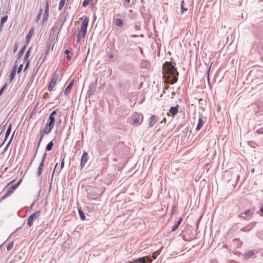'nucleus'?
Returning <instances> with one entry per match:
<instances>
[{
    "label": "nucleus",
    "mask_w": 263,
    "mask_h": 263,
    "mask_svg": "<svg viewBox=\"0 0 263 263\" xmlns=\"http://www.w3.org/2000/svg\"><path fill=\"white\" fill-rule=\"evenodd\" d=\"M47 48V51L46 52V54H45V55H48V52H49V49H50V45H48Z\"/></svg>",
    "instance_id": "obj_54"
},
{
    "label": "nucleus",
    "mask_w": 263,
    "mask_h": 263,
    "mask_svg": "<svg viewBox=\"0 0 263 263\" xmlns=\"http://www.w3.org/2000/svg\"><path fill=\"white\" fill-rule=\"evenodd\" d=\"M74 83V80H72L70 83L68 84V85L67 86L66 89L64 91V94L65 96H67L68 93L70 92V90L73 85Z\"/></svg>",
    "instance_id": "obj_14"
},
{
    "label": "nucleus",
    "mask_w": 263,
    "mask_h": 263,
    "mask_svg": "<svg viewBox=\"0 0 263 263\" xmlns=\"http://www.w3.org/2000/svg\"><path fill=\"white\" fill-rule=\"evenodd\" d=\"M55 29V27H52L51 31H50V34H51V33L53 31V30H54Z\"/></svg>",
    "instance_id": "obj_62"
},
{
    "label": "nucleus",
    "mask_w": 263,
    "mask_h": 263,
    "mask_svg": "<svg viewBox=\"0 0 263 263\" xmlns=\"http://www.w3.org/2000/svg\"><path fill=\"white\" fill-rule=\"evenodd\" d=\"M157 121V117L155 115H152L149 118V127H152Z\"/></svg>",
    "instance_id": "obj_18"
},
{
    "label": "nucleus",
    "mask_w": 263,
    "mask_h": 263,
    "mask_svg": "<svg viewBox=\"0 0 263 263\" xmlns=\"http://www.w3.org/2000/svg\"><path fill=\"white\" fill-rule=\"evenodd\" d=\"M31 48L30 47L28 50L27 51H26L25 54V56L24 57V61H27V60H28V58L30 56V53H31Z\"/></svg>",
    "instance_id": "obj_25"
},
{
    "label": "nucleus",
    "mask_w": 263,
    "mask_h": 263,
    "mask_svg": "<svg viewBox=\"0 0 263 263\" xmlns=\"http://www.w3.org/2000/svg\"><path fill=\"white\" fill-rule=\"evenodd\" d=\"M125 83L128 86H129L130 85V81H126Z\"/></svg>",
    "instance_id": "obj_57"
},
{
    "label": "nucleus",
    "mask_w": 263,
    "mask_h": 263,
    "mask_svg": "<svg viewBox=\"0 0 263 263\" xmlns=\"http://www.w3.org/2000/svg\"><path fill=\"white\" fill-rule=\"evenodd\" d=\"M13 241L10 242L8 244L7 247V250L8 251L12 249V248L13 247Z\"/></svg>",
    "instance_id": "obj_41"
},
{
    "label": "nucleus",
    "mask_w": 263,
    "mask_h": 263,
    "mask_svg": "<svg viewBox=\"0 0 263 263\" xmlns=\"http://www.w3.org/2000/svg\"><path fill=\"white\" fill-rule=\"evenodd\" d=\"M66 59H68V60H70L71 59V58L69 56V54L66 55Z\"/></svg>",
    "instance_id": "obj_61"
},
{
    "label": "nucleus",
    "mask_w": 263,
    "mask_h": 263,
    "mask_svg": "<svg viewBox=\"0 0 263 263\" xmlns=\"http://www.w3.org/2000/svg\"><path fill=\"white\" fill-rule=\"evenodd\" d=\"M124 2H125V3L126 4H128L130 3V0H124Z\"/></svg>",
    "instance_id": "obj_59"
},
{
    "label": "nucleus",
    "mask_w": 263,
    "mask_h": 263,
    "mask_svg": "<svg viewBox=\"0 0 263 263\" xmlns=\"http://www.w3.org/2000/svg\"><path fill=\"white\" fill-rule=\"evenodd\" d=\"M23 64H21L19 65L18 68H17V73H19L21 72V71L22 70V69H23Z\"/></svg>",
    "instance_id": "obj_46"
},
{
    "label": "nucleus",
    "mask_w": 263,
    "mask_h": 263,
    "mask_svg": "<svg viewBox=\"0 0 263 263\" xmlns=\"http://www.w3.org/2000/svg\"><path fill=\"white\" fill-rule=\"evenodd\" d=\"M46 154L45 153L43 156V157H42V161L39 165V168H38V171H37V177H39L42 173V172H43V168H44V162H45V159L46 158Z\"/></svg>",
    "instance_id": "obj_8"
},
{
    "label": "nucleus",
    "mask_w": 263,
    "mask_h": 263,
    "mask_svg": "<svg viewBox=\"0 0 263 263\" xmlns=\"http://www.w3.org/2000/svg\"><path fill=\"white\" fill-rule=\"evenodd\" d=\"M204 123V121L203 120V116H200L199 118L198 119V124H197L196 130H199L202 127Z\"/></svg>",
    "instance_id": "obj_15"
},
{
    "label": "nucleus",
    "mask_w": 263,
    "mask_h": 263,
    "mask_svg": "<svg viewBox=\"0 0 263 263\" xmlns=\"http://www.w3.org/2000/svg\"><path fill=\"white\" fill-rule=\"evenodd\" d=\"M87 198L91 200H96L98 199V196L97 194H93L92 193H89L87 194Z\"/></svg>",
    "instance_id": "obj_20"
},
{
    "label": "nucleus",
    "mask_w": 263,
    "mask_h": 263,
    "mask_svg": "<svg viewBox=\"0 0 263 263\" xmlns=\"http://www.w3.org/2000/svg\"><path fill=\"white\" fill-rule=\"evenodd\" d=\"M45 133H43L42 130H40V140L39 141V142H38V144H37V148H39V147L40 146V145L41 144V142L44 137V134Z\"/></svg>",
    "instance_id": "obj_32"
},
{
    "label": "nucleus",
    "mask_w": 263,
    "mask_h": 263,
    "mask_svg": "<svg viewBox=\"0 0 263 263\" xmlns=\"http://www.w3.org/2000/svg\"><path fill=\"white\" fill-rule=\"evenodd\" d=\"M48 15H49V3H48V1L46 0L45 9L44 13L43 18H42V23L43 24H44V22L48 19Z\"/></svg>",
    "instance_id": "obj_9"
},
{
    "label": "nucleus",
    "mask_w": 263,
    "mask_h": 263,
    "mask_svg": "<svg viewBox=\"0 0 263 263\" xmlns=\"http://www.w3.org/2000/svg\"><path fill=\"white\" fill-rule=\"evenodd\" d=\"M5 127H6V124H5V125L1 124L0 125V135L3 132L5 128Z\"/></svg>",
    "instance_id": "obj_44"
},
{
    "label": "nucleus",
    "mask_w": 263,
    "mask_h": 263,
    "mask_svg": "<svg viewBox=\"0 0 263 263\" xmlns=\"http://www.w3.org/2000/svg\"><path fill=\"white\" fill-rule=\"evenodd\" d=\"M117 43L118 44V50L123 48L124 46V42L123 40H119Z\"/></svg>",
    "instance_id": "obj_26"
},
{
    "label": "nucleus",
    "mask_w": 263,
    "mask_h": 263,
    "mask_svg": "<svg viewBox=\"0 0 263 263\" xmlns=\"http://www.w3.org/2000/svg\"><path fill=\"white\" fill-rule=\"evenodd\" d=\"M58 76L56 72H54L52 74V78L49 82L48 86V90L51 91L52 90L53 88L57 84V81L58 80Z\"/></svg>",
    "instance_id": "obj_5"
},
{
    "label": "nucleus",
    "mask_w": 263,
    "mask_h": 263,
    "mask_svg": "<svg viewBox=\"0 0 263 263\" xmlns=\"http://www.w3.org/2000/svg\"><path fill=\"white\" fill-rule=\"evenodd\" d=\"M66 20V17H65L63 19H62V20H61V25H60V28H59V31H58V33H57V39H58V34H59V32L60 31V30H61V28H62V26H63V25H64V23L65 22Z\"/></svg>",
    "instance_id": "obj_33"
},
{
    "label": "nucleus",
    "mask_w": 263,
    "mask_h": 263,
    "mask_svg": "<svg viewBox=\"0 0 263 263\" xmlns=\"http://www.w3.org/2000/svg\"><path fill=\"white\" fill-rule=\"evenodd\" d=\"M53 140L50 141L46 145V151H50L52 149V147L54 145V143H53Z\"/></svg>",
    "instance_id": "obj_22"
},
{
    "label": "nucleus",
    "mask_w": 263,
    "mask_h": 263,
    "mask_svg": "<svg viewBox=\"0 0 263 263\" xmlns=\"http://www.w3.org/2000/svg\"><path fill=\"white\" fill-rule=\"evenodd\" d=\"M9 263H17L15 260L10 261Z\"/></svg>",
    "instance_id": "obj_63"
},
{
    "label": "nucleus",
    "mask_w": 263,
    "mask_h": 263,
    "mask_svg": "<svg viewBox=\"0 0 263 263\" xmlns=\"http://www.w3.org/2000/svg\"><path fill=\"white\" fill-rule=\"evenodd\" d=\"M57 114V110H53L49 115L50 116H54V115H55Z\"/></svg>",
    "instance_id": "obj_52"
},
{
    "label": "nucleus",
    "mask_w": 263,
    "mask_h": 263,
    "mask_svg": "<svg viewBox=\"0 0 263 263\" xmlns=\"http://www.w3.org/2000/svg\"><path fill=\"white\" fill-rule=\"evenodd\" d=\"M7 86V83L5 84L3 87L0 89V96L2 95L5 89Z\"/></svg>",
    "instance_id": "obj_40"
},
{
    "label": "nucleus",
    "mask_w": 263,
    "mask_h": 263,
    "mask_svg": "<svg viewBox=\"0 0 263 263\" xmlns=\"http://www.w3.org/2000/svg\"><path fill=\"white\" fill-rule=\"evenodd\" d=\"M78 212L80 219L82 220H84L85 219V216L83 211L81 209H79Z\"/></svg>",
    "instance_id": "obj_28"
},
{
    "label": "nucleus",
    "mask_w": 263,
    "mask_h": 263,
    "mask_svg": "<svg viewBox=\"0 0 263 263\" xmlns=\"http://www.w3.org/2000/svg\"><path fill=\"white\" fill-rule=\"evenodd\" d=\"M11 126H12V124L10 123L9 125V126L8 127V128L7 129V131H6V133H5V140L3 142V143L2 144V145H3L4 142L6 141V140H7V138L8 137V136H9L10 133H11Z\"/></svg>",
    "instance_id": "obj_19"
},
{
    "label": "nucleus",
    "mask_w": 263,
    "mask_h": 263,
    "mask_svg": "<svg viewBox=\"0 0 263 263\" xmlns=\"http://www.w3.org/2000/svg\"><path fill=\"white\" fill-rule=\"evenodd\" d=\"M88 160V153L84 151V152L82 154V156L81 157V162H80V168L81 170H82L85 164L87 162Z\"/></svg>",
    "instance_id": "obj_7"
},
{
    "label": "nucleus",
    "mask_w": 263,
    "mask_h": 263,
    "mask_svg": "<svg viewBox=\"0 0 263 263\" xmlns=\"http://www.w3.org/2000/svg\"><path fill=\"white\" fill-rule=\"evenodd\" d=\"M22 179H20L17 183H16L15 184L12 185L11 187H10V188L9 189L8 191L11 193L12 194L13 193V192L15 191V190H16L18 186H19V185L20 184V183H21L22 182Z\"/></svg>",
    "instance_id": "obj_13"
},
{
    "label": "nucleus",
    "mask_w": 263,
    "mask_h": 263,
    "mask_svg": "<svg viewBox=\"0 0 263 263\" xmlns=\"http://www.w3.org/2000/svg\"><path fill=\"white\" fill-rule=\"evenodd\" d=\"M210 68H211V66L209 67L208 69H207V71H206L207 79H208V82L209 84H210L209 72L210 71Z\"/></svg>",
    "instance_id": "obj_45"
},
{
    "label": "nucleus",
    "mask_w": 263,
    "mask_h": 263,
    "mask_svg": "<svg viewBox=\"0 0 263 263\" xmlns=\"http://www.w3.org/2000/svg\"><path fill=\"white\" fill-rule=\"evenodd\" d=\"M139 119L138 118H135L133 120L134 124H136L139 122Z\"/></svg>",
    "instance_id": "obj_51"
},
{
    "label": "nucleus",
    "mask_w": 263,
    "mask_h": 263,
    "mask_svg": "<svg viewBox=\"0 0 263 263\" xmlns=\"http://www.w3.org/2000/svg\"><path fill=\"white\" fill-rule=\"evenodd\" d=\"M253 254H254V251H250L245 254V258L246 259L250 258Z\"/></svg>",
    "instance_id": "obj_31"
},
{
    "label": "nucleus",
    "mask_w": 263,
    "mask_h": 263,
    "mask_svg": "<svg viewBox=\"0 0 263 263\" xmlns=\"http://www.w3.org/2000/svg\"><path fill=\"white\" fill-rule=\"evenodd\" d=\"M48 120L49 122L52 123V124H53L54 125L55 118L54 116H51L49 115Z\"/></svg>",
    "instance_id": "obj_35"
},
{
    "label": "nucleus",
    "mask_w": 263,
    "mask_h": 263,
    "mask_svg": "<svg viewBox=\"0 0 263 263\" xmlns=\"http://www.w3.org/2000/svg\"><path fill=\"white\" fill-rule=\"evenodd\" d=\"M160 252L157 251L152 254V257L147 255L144 257H139L134 261L133 263H151L153 259H156L158 255L160 254Z\"/></svg>",
    "instance_id": "obj_2"
},
{
    "label": "nucleus",
    "mask_w": 263,
    "mask_h": 263,
    "mask_svg": "<svg viewBox=\"0 0 263 263\" xmlns=\"http://www.w3.org/2000/svg\"><path fill=\"white\" fill-rule=\"evenodd\" d=\"M115 24L117 26L121 27L124 25V22L121 18H117L116 20Z\"/></svg>",
    "instance_id": "obj_24"
},
{
    "label": "nucleus",
    "mask_w": 263,
    "mask_h": 263,
    "mask_svg": "<svg viewBox=\"0 0 263 263\" xmlns=\"http://www.w3.org/2000/svg\"><path fill=\"white\" fill-rule=\"evenodd\" d=\"M182 221V218L181 217L179 218L178 221L175 223V224L172 228V231H175L179 227Z\"/></svg>",
    "instance_id": "obj_17"
},
{
    "label": "nucleus",
    "mask_w": 263,
    "mask_h": 263,
    "mask_svg": "<svg viewBox=\"0 0 263 263\" xmlns=\"http://www.w3.org/2000/svg\"><path fill=\"white\" fill-rule=\"evenodd\" d=\"M42 12H43V9L42 8H40L38 14H40V15H41L42 13Z\"/></svg>",
    "instance_id": "obj_58"
},
{
    "label": "nucleus",
    "mask_w": 263,
    "mask_h": 263,
    "mask_svg": "<svg viewBox=\"0 0 263 263\" xmlns=\"http://www.w3.org/2000/svg\"><path fill=\"white\" fill-rule=\"evenodd\" d=\"M41 15H40V14H38L37 15V16L35 17V22H37L39 21V20L40 18V17H41Z\"/></svg>",
    "instance_id": "obj_53"
},
{
    "label": "nucleus",
    "mask_w": 263,
    "mask_h": 263,
    "mask_svg": "<svg viewBox=\"0 0 263 263\" xmlns=\"http://www.w3.org/2000/svg\"><path fill=\"white\" fill-rule=\"evenodd\" d=\"M26 48V45H25L20 50L17 54V59H20L24 53V51Z\"/></svg>",
    "instance_id": "obj_23"
},
{
    "label": "nucleus",
    "mask_w": 263,
    "mask_h": 263,
    "mask_svg": "<svg viewBox=\"0 0 263 263\" xmlns=\"http://www.w3.org/2000/svg\"><path fill=\"white\" fill-rule=\"evenodd\" d=\"M54 126V125L53 124H52V123H50L49 122L45 125V127H48L49 129H52Z\"/></svg>",
    "instance_id": "obj_38"
},
{
    "label": "nucleus",
    "mask_w": 263,
    "mask_h": 263,
    "mask_svg": "<svg viewBox=\"0 0 263 263\" xmlns=\"http://www.w3.org/2000/svg\"><path fill=\"white\" fill-rule=\"evenodd\" d=\"M163 74L164 77L170 81L172 84L176 83L178 81L179 73L171 62H165L163 64Z\"/></svg>",
    "instance_id": "obj_1"
},
{
    "label": "nucleus",
    "mask_w": 263,
    "mask_h": 263,
    "mask_svg": "<svg viewBox=\"0 0 263 263\" xmlns=\"http://www.w3.org/2000/svg\"><path fill=\"white\" fill-rule=\"evenodd\" d=\"M90 1L91 0H84V1L82 3L83 7H85L87 5H88Z\"/></svg>",
    "instance_id": "obj_42"
},
{
    "label": "nucleus",
    "mask_w": 263,
    "mask_h": 263,
    "mask_svg": "<svg viewBox=\"0 0 263 263\" xmlns=\"http://www.w3.org/2000/svg\"><path fill=\"white\" fill-rule=\"evenodd\" d=\"M243 214L246 216H252V213L251 211H250V210H249V209L246 210L244 212ZM242 215H243V213H241L238 215V217L240 218L246 219V217L245 216H243Z\"/></svg>",
    "instance_id": "obj_16"
},
{
    "label": "nucleus",
    "mask_w": 263,
    "mask_h": 263,
    "mask_svg": "<svg viewBox=\"0 0 263 263\" xmlns=\"http://www.w3.org/2000/svg\"><path fill=\"white\" fill-rule=\"evenodd\" d=\"M65 2H66V0H60L59 5V7H58V9L59 11L62 10V9L63 8V7L65 5Z\"/></svg>",
    "instance_id": "obj_29"
},
{
    "label": "nucleus",
    "mask_w": 263,
    "mask_h": 263,
    "mask_svg": "<svg viewBox=\"0 0 263 263\" xmlns=\"http://www.w3.org/2000/svg\"><path fill=\"white\" fill-rule=\"evenodd\" d=\"M97 81V80L95 82H92L89 86L88 90L87 92V96L89 98L93 96L96 91Z\"/></svg>",
    "instance_id": "obj_6"
},
{
    "label": "nucleus",
    "mask_w": 263,
    "mask_h": 263,
    "mask_svg": "<svg viewBox=\"0 0 263 263\" xmlns=\"http://www.w3.org/2000/svg\"><path fill=\"white\" fill-rule=\"evenodd\" d=\"M88 22L89 18L87 16H85V17L82 21L80 29L78 30V34L81 35L82 34L83 37H84L85 36L87 32Z\"/></svg>",
    "instance_id": "obj_3"
},
{
    "label": "nucleus",
    "mask_w": 263,
    "mask_h": 263,
    "mask_svg": "<svg viewBox=\"0 0 263 263\" xmlns=\"http://www.w3.org/2000/svg\"><path fill=\"white\" fill-rule=\"evenodd\" d=\"M52 129H49L48 127H45L41 129L43 133H45L46 134H49Z\"/></svg>",
    "instance_id": "obj_37"
},
{
    "label": "nucleus",
    "mask_w": 263,
    "mask_h": 263,
    "mask_svg": "<svg viewBox=\"0 0 263 263\" xmlns=\"http://www.w3.org/2000/svg\"><path fill=\"white\" fill-rule=\"evenodd\" d=\"M46 56L47 55H44V58H43V62L45 61V60L46 59Z\"/></svg>",
    "instance_id": "obj_64"
},
{
    "label": "nucleus",
    "mask_w": 263,
    "mask_h": 263,
    "mask_svg": "<svg viewBox=\"0 0 263 263\" xmlns=\"http://www.w3.org/2000/svg\"><path fill=\"white\" fill-rule=\"evenodd\" d=\"M8 19V15H5L2 17L0 22V27H3L4 24L7 21Z\"/></svg>",
    "instance_id": "obj_27"
},
{
    "label": "nucleus",
    "mask_w": 263,
    "mask_h": 263,
    "mask_svg": "<svg viewBox=\"0 0 263 263\" xmlns=\"http://www.w3.org/2000/svg\"><path fill=\"white\" fill-rule=\"evenodd\" d=\"M107 56L110 59H112L114 58V54L111 52H108L107 53Z\"/></svg>",
    "instance_id": "obj_48"
},
{
    "label": "nucleus",
    "mask_w": 263,
    "mask_h": 263,
    "mask_svg": "<svg viewBox=\"0 0 263 263\" xmlns=\"http://www.w3.org/2000/svg\"><path fill=\"white\" fill-rule=\"evenodd\" d=\"M12 194L8 190L7 192L4 194L1 198V200H3L9 197Z\"/></svg>",
    "instance_id": "obj_34"
},
{
    "label": "nucleus",
    "mask_w": 263,
    "mask_h": 263,
    "mask_svg": "<svg viewBox=\"0 0 263 263\" xmlns=\"http://www.w3.org/2000/svg\"><path fill=\"white\" fill-rule=\"evenodd\" d=\"M66 154L65 153L64 154H62L61 159H62L61 163V168H63L64 166V159L66 156Z\"/></svg>",
    "instance_id": "obj_30"
},
{
    "label": "nucleus",
    "mask_w": 263,
    "mask_h": 263,
    "mask_svg": "<svg viewBox=\"0 0 263 263\" xmlns=\"http://www.w3.org/2000/svg\"><path fill=\"white\" fill-rule=\"evenodd\" d=\"M184 1L182 0L181 3V13H183L184 11H186L187 10V8L184 7Z\"/></svg>",
    "instance_id": "obj_36"
},
{
    "label": "nucleus",
    "mask_w": 263,
    "mask_h": 263,
    "mask_svg": "<svg viewBox=\"0 0 263 263\" xmlns=\"http://www.w3.org/2000/svg\"><path fill=\"white\" fill-rule=\"evenodd\" d=\"M17 61V60L16 61L15 64L14 65V66L13 67V68L11 70V71L10 73V75H9V81L10 82H12L14 80V78L16 74V72L17 71V64H16Z\"/></svg>",
    "instance_id": "obj_10"
},
{
    "label": "nucleus",
    "mask_w": 263,
    "mask_h": 263,
    "mask_svg": "<svg viewBox=\"0 0 263 263\" xmlns=\"http://www.w3.org/2000/svg\"><path fill=\"white\" fill-rule=\"evenodd\" d=\"M179 108V106L178 104L175 106H172L170 107L169 111L171 114L172 117H175V115L177 114L178 112Z\"/></svg>",
    "instance_id": "obj_12"
},
{
    "label": "nucleus",
    "mask_w": 263,
    "mask_h": 263,
    "mask_svg": "<svg viewBox=\"0 0 263 263\" xmlns=\"http://www.w3.org/2000/svg\"><path fill=\"white\" fill-rule=\"evenodd\" d=\"M259 212H260V213H263V206L260 209Z\"/></svg>",
    "instance_id": "obj_60"
},
{
    "label": "nucleus",
    "mask_w": 263,
    "mask_h": 263,
    "mask_svg": "<svg viewBox=\"0 0 263 263\" xmlns=\"http://www.w3.org/2000/svg\"><path fill=\"white\" fill-rule=\"evenodd\" d=\"M64 53L66 55H69L70 53V51L68 49H66L64 51Z\"/></svg>",
    "instance_id": "obj_56"
},
{
    "label": "nucleus",
    "mask_w": 263,
    "mask_h": 263,
    "mask_svg": "<svg viewBox=\"0 0 263 263\" xmlns=\"http://www.w3.org/2000/svg\"><path fill=\"white\" fill-rule=\"evenodd\" d=\"M24 62H26L25 66V68H24V71H26L27 69V68L29 66L30 61L29 60H27V61H24Z\"/></svg>",
    "instance_id": "obj_43"
},
{
    "label": "nucleus",
    "mask_w": 263,
    "mask_h": 263,
    "mask_svg": "<svg viewBox=\"0 0 263 263\" xmlns=\"http://www.w3.org/2000/svg\"><path fill=\"white\" fill-rule=\"evenodd\" d=\"M81 34H79L78 33V36H77V42H79L81 40Z\"/></svg>",
    "instance_id": "obj_55"
},
{
    "label": "nucleus",
    "mask_w": 263,
    "mask_h": 263,
    "mask_svg": "<svg viewBox=\"0 0 263 263\" xmlns=\"http://www.w3.org/2000/svg\"><path fill=\"white\" fill-rule=\"evenodd\" d=\"M14 134V133H13V134H12V136H11V138H10V139L9 141V142H8V143L7 144V145H6V146L5 148L4 151H7V148H8V146L10 145V143H11V141H12V138H13V137Z\"/></svg>",
    "instance_id": "obj_39"
},
{
    "label": "nucleus",
    "mask_w": 263,
    "mask_h": 263,
    "mask_svg": "<svg viewBox=\"0 0 263 263\" xmlns=\"http://www.w3.org/2000/svg\"><path fill=\"white\" fill-rule=\"evenodd\" d=\"M41 212L40 211H38L34 213L31 214L27 220V224L29 227H31L33 225L34 221L37 219L41 215Z\"/></svg>",
    "instance_id": "obj_4"
},
{
    "label": "nucleus",
    "mask_w": 263,
    "mask_h": 263,
    "mask_svg": "<svg viewBox=\"0 0 263 263\" xmlns=\"http://www.w3.org/2000/svg\"><path fill=\"white\" fill-rule=\"evenodd\" d=\"M256 133L258 134H263V127L259 129H258L256 130Z\"/></svg>",
    "instance_id": "obj_47"
},
{
    "label": "nucleus",
    "mask_w": 263,
    "mask_h": 263,
    "mask_svg": "<svg viewBox=\"0 0 263 263\" xmlns=\"http://www.w3.org/2000/svg\"><path fill=\"white\" fill-rule=\"evenodd\" d=\"M117 86L119 87V88H122L123 87V84L122 82H119L117 84Z\"/></svg>",
    "instance_id": "obj_50"
},
{
    "label": "nucleus",
    "mask_w": 263,
    "mask_h": 263,
    "mask_svg": "<svg viewBox=\"0 0 263 263\" xmlns=\"http://www.w3.org/2000/svg\"><path fill=\"white\" fill-rule=\"evenodd\" d=\"M17 48H18V45H17V43H15L14 47V49H13V52H15L17 51Z\"/></svg>",
    "instance_id": "obj_49"
},
{
    "label": "nucleus",
    "mask_w": 263,
    "mask_h": 263,
    "mask_svg": "<svg viewBox=\"0 0 263 263\" xmlns=\"http://www.w3.org/2000/svg\"><path fill=\"white\" fill-rule=\"evenodd\" d=\"M34 31L33 28H31L26 37V41L28 43L30 41Z\"/></svg>",
    "instance_id": "obj_21"
},
{
    "label": "nucleus",
    "mask_w": 263,
    "mask_h": 263,
    "mask_svg": "<svg viewBox=\"0 0 263 263\" xmlns=\"http://www.w3.org/2000/svg\"><path fill=\"white\" fill-rule=\"evenodd\" d=\"M256 223V222H251L249 223L248 226L242 228L240 229V231L242 232H249L255 226Z\"/></svg>",
    "instance_id": "obj_11"
}]
</instances>
